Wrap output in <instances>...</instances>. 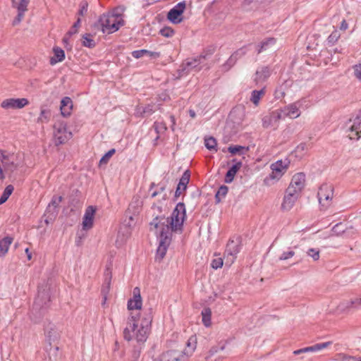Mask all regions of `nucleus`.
I'll list each match as a JSON object with an SVG mask.
<instances>
[{"label":"nucleus","instance_id":"1","mask_svg":"<svg viewBox=\"0 0 361 361\" xmlns=\"http://www.w3.org/2000/svg\"><path fill=\"white\" fill-rule=\"evenodd\" d=\"M152 317V308L145 310L142 316L131 313L123 331V338L140 350L149 335Z\"/></svg>","mask_w":361,"mask_h":361},{"label":"nucleus","instance_id":"2","mask_svg":"<svg viewBox=\"0 0 361 361\" xmlns=\"http://www.w3.org/2000/svg\"><path fill=\"white\" fill-rule=\"evenodd\" d=\"M186 219L185 206L183 202L176 204L170 217L164 215L157 216L150 222V227H154L157 231H165L173 235V233L183 232V223Z\"/></svg>","mask_w":361,"mask_h":361},{"label":"nucleus","instance_id":"3","mask_svg":"<svg viewBox=\"0 0 361 361\" xmlns=\"http://www.w3.org/2000/svg\"><path fill=\"white\" fill-rule=\"evenodd\" d=\"M124 11L123 6H118L107 13L102 14L95 23V27L104 33L111 34L116 32L124 25Z\"/></svg>","mask_w":361,"mask_h":361},{"label":"nucleus","instance_id":"4","mask_svg":"<svg viewBox=\"0 0 361 361\" xmlns=\"http://www.w3.org/2000/svg\"><path fill=\"white\" fill-rule=\"evenodd\" d=\"M132 204H130L128 210L126 212V219L124 220V223L120 227V229L118 233L117 239L116 240V244L117 246H121L124 242L127 240V238L130 235V229L135 224V222L138 217L139 214V208L135 209V210L131 212Z\"/></svg>","mask_w":361,"mask_h":361},{"label":"nucleus","instance_id":"5","mask_svg":"<svg viewBox=\"0 0 361 361\" xmlns=\"http://www.w3.org/2000/svg\"><path fill=\"white\" fill-rule=\"evenodd\" d=\"M49 302L50 296L49 293L44 290L42 291L39 290L38 295L34 302L32 310V314H39V316L36 315V322H38V319L45 314L47 309L49 307Z\"/></svg>","mask_w":361,"mask_h":361},{"label":"nucleus","instance_id":"6","mask_svg":"<svg viewBox=\"0 0 361 361\" xmlns=\"http://www.w3.org/2000/svg\"><path fill=\"white\" fill-rule=\"evenodd\" d=\"M207 54H202L200 56L188 59L180 66V72L182 75H188L191 72H199L202 69L201 63L207 59Z\"/></svg>","mask_w":361,"mask_h":361},{"label":"nucleus","instance_id":"7","mask_svg":"<svg viewBox=\"0 0 361 361\" xmlns=\"http://www.w3.org/2000/svg\"><path fill=\"white\" fill-rule=\"evenodd\" d=\"M240 238L237 237L235 240L229 239L224 252L226 265L231 266L235 261L238 253L240 250Z\"/></svg>","mask_w":361,"mask_h":361},{"label":"nucleus","instance_id":"8","mask_svg":"<svg viewBox=\"0 0 361 361\" xmlns=\"http://www.w3.org/2000/svg\"><path fill=\"white\" fill-rule=\"evenodd\" d=\"M289 163L290 162L287 159H285L284 161L279 160L271 164L270 167L272 171L269 174V177H267L264 180V183L269 185H270V180H279L281 178V176L284 174V173L286 171Z\"/></svg>","mask_w":361,"mask_h":361},{"label":"nucleus","instance_id":"9","mask_svg":"<svg viewBox=\"0 0 361 361\" xmlns=\"http://www.w3.org/2000/svg\"><path fill=\"white\" fill-rule=\"evenodd\" d=\"M159 244L157 250L156 260L161 262L166 255L167 249L171 244L172 235L165 231H159Z\"/></svg>","mask_w":361,"mask_h":361},{"label":"nucleus","instance_id":"10","mask_svg":"<svg viewBox=\"0 0 361 361\" xmlns=\"http://www.w3.org/2000/svg\"><path fill=\"white\" fill-rule=\"evenodd\" d=\"M72 136L71 132L67 131L66 125L63 122L57 123L54 126V137L56 145L67 142Z\"/></svg>","mask_w":361,"mask_h":361},{"label":"nucleus","instance_id":"11","mask_svg":"<svg viewBox=\"0 0 361 361\" xmlns=\"http://www.w3.org/2000/svg\"><path fill=\"white\" fill-rule=\"evenodd\" d=\"M333 196L334 187L332 185L325 183L321 185L317 193V197L322 207L325 208L329 207Z\"/></svg>","mask_w":361,"mask_h":361},{"label":"nucleus","instance_id":"12","mask_svg":"<svg viewBox=\"0 0 361 361\" xmlns=\"http://www.w3.org/2000/svg\"><path fill=\"white\" fill-rule=\"evenodd\" d=\"M16 157L13 153L0 149V161L5 171L13 172L18 169Z\"/></svg>","mask_w":361,"mask_h":361},{"label":"nucleus","instance_id":"13","mask_svg":"<svg viewBox=\"0 0 361 361\" xmlns=\"http://www.w3.org/2000/svg\"><path fill=\"white\" fill-rule=\"evenodd\" d=\"M189 356L185 350L172 349L163 353L159 358L161 361H188Z\"/></svg>","mask_w":361,"mask_h":361},{"label":"nucleus","instance_id":"14","mask_svg":"<svg viewBox=\"0 0 361 361\" xmlns=\"http://www.w3.org/2000/svg\"><path fill=\"white\" fill-rule=\"evenodd\" d=\"M186 8L185 1H181L172 8L167 15V18L174 24L180 23L183 21L182 14Z\"/></svg>","mask_w":361,"mask_h":361},{"label":"nucleus","instance_id":"15","mask_svg":"<svg viewBox=\"0 0 361 361\" xmlns=\"http://www.w3.org/2000/svg\"><path fill=\"white\" fill-rule=\"evenodd\" d=\"M361 307V298H355L341 301L337 306L340 312H349Z\"/></svg>","mask_w":361,"mask_h":361},{"label":"nucleus","instance_id":"16","mask_svg":"<svg viewBox=\"0 0 361 361\" xmlns=\"http://www.w3.org/2000/svg\"><path fill=\"white\" fill-rule=\"evenodd\" d=\"M349 122H353V124L349 127L348 131L350 133L348 137L350 140H358L360 137L361 131V109L358 111L356 116L349 120Z\"/></svg>","mask_w":361,"mask_h":361},{"label":"nucleus","instance_id":"17","mask_svg":"<svg viewBox=\"0 0 361 361\" xmlns=\"http://www.w3.org/2000/svg\"><path fill=\"white\" fill-rule=\"evenodd\" d=\"M282 115L279 110L271 112L262 118V126L265 128L273 127L276 128L279 126V121L281 119Z\"/></svg>","mask_w":361,"mask_h":361},{"label":"nucleus","instance_id":"18","mask_svg":"<svg viewBox=\"0 0 361 361\" xmlns=\"http://www.w3.org/2000/svg\"><path fill=\"white\" fill-rule=\"evenodd\" d=\"M96 213V208L93 206H88L82 218V229L88 231L93 227L94 218Z\"/></svg>","mask_w":361,"mask_h":361},{"label":"nucleus","instance_id":"19","mask_svg":"<svg viewBox=\"0 0 361 361\" xmlns=\"http://www.w3.org/2000/svg\"><path fill=\"white\" fill-rule=\"evenodd\" d=\"M29 104V101L25 98H11L6 99L1 102V107L4 109H22Z\"/></svg>","mask_w":361,"mask_h":361},{"label":"nucleus","instance_id":"20","mask_svg":"<svg viewBox=\"0 0 361 361\" xmlns=\"http://www.w3.org/2000/svg\"><path fill=\"white\" fill-rule=\"evenodd\" d=\"M302 105V101L298 100L286 106L281 112H283L284 115L290 118H295L300 116V108Z\"/></svg>","mask_w":361,"mask_h":361},{"label":"nucleus","instance_id":"21","mask_svg":"<svg viewBox=\"0 0 361 361\" xmlns=\"http://www.w3.org/2000/svg\"><path fill=\"white\" fill-rule=\"evenodd\" d=\"M246 54V51L244 48L239 49L236 51H235L229 59L226 61L225 63L222 65V71H228L231 67H233L238 59Z\"/></svg>","mask_w":361,"mask_h":361},{"label":"nucleus","instance_id":"22","mask_svg":"<svg viewBox=\"0 0 361 361\" xmlns=\"http://www.w3.org/2000/svg\"><path fill=\"white\" fill-rule=\"evenodd\" d=\"M142 304L140 288L138 287H135L133 289V298L130 299L128 302V308L130 310H140Z\"/></svg>","mask_w":361,"mask_h":361},{"label":"nucleus","instance_id":"23","mask_svg":"<svg viewBox=\"0 0 361 361\" xmlns=\"http://www.w3.org/2000/svg\"><path fill=\"white\" fill-rule=\"evenodd\" d=\"M331 344V341L322 343H317L312 346H309V347L296 350L293 351V354L297 355H300L301 353L316 352V351L322 350L329 347Z\"/></svg>","mask_w":361,"mask_h":361},{"label":"nucleus","instance_id":"24","mask_svg":"<svg viewBox=\"0 0 361 361\" xmlns=\"http://www.w3.org/2000/svg\"><path fill=\"white\" fill-rule=\"evenodd\" d=\"M305 184V176L303 173H298L295 174L290 181L289 185L296 188L298 191L302 192Z\"/></svg>","mask_w":361,"mask_h":361},{"label":"nucleus","instance_id":"25","mask_svg":"<svg viewBox=\"0 0 361 361\" xmlns=\"http://www.w3.org/2000/svg\"><path fill=\"white\" fill-rule=\"evenodd\" d=\"M190 174L188 171H186L183 173L175 192L176 197H179L181 195L182 192L186 190L187 185L188 184L190 180Z\"/></svg>","mask_w":361,"mask_h":361},{"label":"nucleus","instance_id":"26","mask_svg":"<svg viewBox=\"0 0 361 361\" xmlns=\"http://www.w3.org/2000/svg\"><path fill=\"white\" fill-rule=\"evenodd\" d=\"M232 161L234 162L235 164L229 169L225 176L224 181L226 183H230L233 180L236 173L240 169L243 165L241 161H237L235 159H233Z\"/></svg>","mask_w":361,"mask_h":361},{"label":"nucleus","instance_id":"27","mask_svg":"<svg viewBox=\"0 0 361 361\" xmlns=\"http://www.w3.org/2000/svg\"><path fill=\"white\" fill-rule=\"evenodd\" d=\"M270 76V70L267 66H263L257 70L254 81L256 84L264 82Z\"/></svg>","mask_w":361,"mask_h":361},{"label":"nucleus","instance_id":"28","mask_svg":"<svg viewBox=\"0 0 361 361\" xmlns=\"http://www.w3.org/2000/svg\"><path fill=\"white\" fill-rule=\"evenodd\" d=\"M73 107L72 100L68 97H63L61 101V114L63 116L67 117L71 114Z\"/></svg>","mask_w":361,"mask_h":361},{"label":"nucleus","instance_id":"29","mask_svg":"<svg viewBox=\"0 0 361 361\" xmlns=\"http://www.w3.org/2000/svg\"><path fill=\"white\" fill-rule=\"evenodd\" d=\"M104 276H105L104 282V285L102 288V294L103 298H104L103 304H104L106 300V295L108 294V293L109 291L110 286H111V272L109 270V269H106Z\"/></svg>","mask_w":361,"mask_h":361},{"label":"nucleus","instance_id":"30","mask_svg":"<svg viewBox=\"0 0 361 361\" xmlns=\"http://www.w3.org/2000/svg\"><path fill=\"white\" fill-rule=\"evenodd\" d=\"M44 334L50 343L51 341L56 340L59 336L58 329L52 323H49L45 326Z\"/></svg>","mask_w":361,"mask_h":361},{"label":"nucleus","instance_id":"31","mask_svg":"<svg viewBox=\"0 0 361 361\" xmlns=\"http://www.w3.org/2000/svg\"><path fill=\"white\" fill-rule=\"evenodd\" d=\"M144 55H149L151 58L157 59L161 54L159 52L151 51L147 49L136 50L132 52V56L135 59H140Z\"/></svg>","mask_w":361,"mask_h":361},{"label":"nucleus","instance_id":"32","mask_svg":"<svg viewBox=\"0 0 361 361\" xmlns=\"http://www.w3.org/2000/svg\"><path fill=\"white\" fill-rule=\"evenodd\" d=\"M54 56L50 59V63L51 65L56 64L58 62L62 61L65 59L64 51L58 47H54Z\"/></svg>","mask_w":361,"mask_h":361},{"label":"nucleus","instance_id":"33","mask_svg":"<svg viewBox=\"0 0 361 361\" xmlns=\"http://www.w3.org/2000/svg\"><path fill=\"white\" fill-rule=\"evenodd\" d=\"M297 200L293 195L286 194L281 204V209L283 211H289L293 207Z\"/></svg>","mask_w":361,"mask_h":361},{"label":"nucleus","instance_id":"34","mask_svg":"<svg viewBox=\"0 0 361 361\" xmlns=\"http://www.w3.org/2000/svg\"><path fill=\"white\" fill-rule=\"evenodd\" d=\"M51 116V110L45 107V106H42L40 107V114L39 117L37 118L38 123H47Z\"/></svg>","mask_w":361,"mask_h":361},{"label":"nucleus","instance_id":"35","mask_svg":"<svg viewBox=\"0 0 361 361\" xmlns=\"http://www.w3.org/2000/svg\"><path fill=\"white\" fill-rule=\"evenodd\" d=\"M13 242V238L6 236L0 240V257L5 255L8 250V247Z\"/></svg>","mask_w":361,"mask_h":361},{"label":"nucleus","instance_id":"36","mask_svg":"<svg viewBox=\"0 0 361 361\" xmlns=\"http://www.w3.org/2000/svg\"><path fill=\"white\" fill-rule=\"evenodd\" d=\"M30 0H11L12 6L17 9L18 11L25 13L27 11V6Z\"/></svg>","mask_w":361,"mask_h":361},{"label":"nucleus","instance_id":"37","mask_svg":"<svg viewBox=\"0 0 361 361\" xmlns=\"http://www.w3.org/2000/svg\"><path fill=\"white\" fill-rule=\"evenodd\" d=\"M63 197L61 196H53L50 203L48 205L47 210L49 212L56 213V209L59 207V204L61 202Z\"/></svg>","mask_w":361,"mask_h":361},{"label":"nucleus","instance_id":"38","mask_svg":"<svg viewBox=\"0 0 361 361\" xmlns=\"http://www.w3.org/2000/svg\"><path fill=\"white\" fill-rule=\"evenodd\" d=\"M265 94L264 89L260 90H253L251 94L250 101L255 106L259 105L261 98Z\"/></svg>","mask_w":361,"mask_h":361},{"label":"nucleus","instance_id":"39","mask_svg":"<svg viewBox=\"0 0 361 361\" xmlns=\"http://www.w3.org/2000/svg\"><path fill=\"white\" fill-rule=\"evenodd\" d=\"M275 43L276 39L274 37L266 39L258 45L257 53L260 54L262 51L267 50L270 46L274 45Z\"/></svg>","mask_w":361,"mask_h":361},{"label":"nucleus","instance_id":"40","mask_svg":"<svg viewBox=\"0 0 361 361\" xmlns=\"http://www.w3.org/2000/svg\"><path fill=\"white\" fill-rule=\"evenodd\" d=\"M211 315L212 312L209 308H204L202 311V322L207 327L211 325Z\"/></svg>","mask_w":361,"mask_h":361},{"label":"nucleus","instance_id":"41","mask_svg":"<svg viewBox=\"0 0 361 361\" xmlns=\"http://www.w3.org/2000/svg\"><path fill=\"white\" fill-rule=\"evenodd\" d=\"M204 145L209 150L217 151V142L214 137H208L204 138Z\"/></svg>","mask_w":361,"mask_h":361},{"label":"nucleus","instance_id":"42","mask_svg":"<svg viewBox=\"0 0 361 361\" xmlns=\"http://www.w3.org/2000/svg\"><path fill=\"white\" fill-rule=\"evenodd\" d=\"M228 188L226 185H221L219 188V190L216 192V195H215V200H216V203H219L221 202V199L223 197H224L226 195V194L228 193Z\"/></svg>","mask_w":361,"mask_h":361},{"label":"nucleus","instance_id":"43","mask_svg":"<svg viewBox=\"0 0 361 361\" xmlns=\"http://www.w3.org/2000/svg\"><path fill=\"white\" fill-rule=\"evenodd\" d=\"M154 111V105L149 104L145 107H139L137 109V114H140L142 116L145 115H151Z\"/></svg>","mask_w":361,"mask_h":361},{"label":"nucleus","instance_id":"44","mask_svg":"<svg viewBox=\"0 0 361 361\" xmlns=\"http://www.w3.org/2000/svg\"><path fill=\"white\" fill-rule=\"evenodd\" d=\"M82 45L89 48H92L95 46L94 39L91 37L90 35L86 34L82 37Z\"/></svg>","mask_w":361,"mask_h":361},{"label":"nucleus","instance_id":"45","mask_svg":"<svg viewBox=\"0 0 361 361\" xmlns=\"http://www.w3.org/2000/svg\"><path fill=\"white\" fill-rule=\"evenodd\" d=\"M345 231V228L343 226L342 223H338L336 224L333 228H332V233L331 235H340L342 233H343Z\"/></svg>","mask_w":361,"mask_h":361},{"label":"nucleus","instance_id":"46","mask_svg":"<svg viewBox=\"0 0 361 361\" xmlns=\"http://www.w3.org/2000/svg\"><path fill=\"white\" fill-rule=\"evenodd\" d=\"M153 126L154 128L156 133L158 135L164 133L167 129L166 125L164 122L156 121L154 122Z\"/></svg>","mask_w":361,"mask_h":361},{"label":"nucleus","instance_id":"47","mask_svg":"<svg viewBox=\"0 0 361 361\" xmlns=\"http://www.w3.org/2000/svg\"><path fill=\"white\" fill-rule=\"evenodd\" d=\"M88 8V3L87 1H82L79 4V10L78 12V17L86 15Z\"/></svg>","mask_w":361,"mask_h":361},{"label":"nucleus","instance_id":"48","mask_svg":"<svg viewBox=\"0 0 361 361\" xmlns=\"http://www.w3.org/2000/svg\"><path fill=\"white\" fill-rule=\"evenodd\" d=\"M13 190H14V188L13 185H7L6 187V188L4 189L3 194L1 196L2 201L6 202L8 199L9 196L12 194Z\"/></svg>","mask_w":361,"mask_h":361},{"label":"nucleus","instance_id":"49","mask_svg":"<svg viewBox=\"0 0 361 361\" xmlns=\"http://www.w3.org/2000/svg\"><path fill=\"white\" fill-rule=\"evenodd\" d=\"M245 147L240 145H231L228 147V151L232 154H241Z\"/></svg>","mask_w":361,"mask_h":361},{"label":"nucleus","instance_id":"50","mask_svg":"<svg viewBox=\"0 0 361 361\" xmlns=\"http://www.w3.org/2000/svg\"><path fill=\"white\" fill-rule=\"evenodd\" d=\"M340 36V33L338 30L333 31L327 38L328 44H334L338 40Z\"/></svg>","mask_w":361,"mask_h":361},{"label":"nucleus","instance_id":"51","mask_svg":"<svg viewBox=\"0 0 361 361\" xmlns=\"http://www.w3.org/2000/svg\"><path fill=\"white\" fill-rule=\"evenodd\" d=\"M159 33L165 37H171L174 35V30L170 27H164L160 30Z\"/></svg>","mask_w":361,"mask_h":361},{"label":"nucleus","instance_id":"52","mask_svg":"<svg viewBox=\"0 0 361 361\" xmlns=\"http://www.w3.org/2000/svg\"><path fill=\"white\" fill-rule=\"evenodd\" d=\"M115 153V149H111L108 152H106L100 159L99 162L101 164H106L109 159L113 156V154Z\"/></svg>","mask_w":361,"mask_h":361},{"label":"nucleus","instance_id":"53","mask_svg":"<svg viewBox=\"0 0 361 361\" xmlns=\"http://www.w3.org/2000/svg\"><path fill=\"white\" fill-rule=\"evenodd\" d=\"M300 191H298L296 188H293L292 186L289 185L288 188L286 189V194L290 195L295 197V198L298 199L300 197Z\"/></svg>","mask_w":361,"mask_h":361},{"label":"nucleus","instance_id":"54","mask_svg":"<svg viewBox=\"0 0 361 361\" xmlns=\"http://www.w3.org/2000/svg\"><path fill=\"white\" fill-rule=\"evenodd\" d=\"M223 259L221 257H218V258H216V259H214L212 261V263H211V266L213 269H218V268H221L223 265Z\"/></svg>","mask_w":361,"mask_h":361},{"label":"nucleus","instance_id":"55","mask_svg":"<svg viewBox=\"0 0 361 361\" xmlns=\"http://www.w3.org/2000/svg\"><path fill=\"white\" fill-rule=\"evenodd\" d=\"M307 255L313 258L314 261H317L319 258V250L314 248L309 249Z\"/></svg>","mask_w":361,"mask_h":361},{"label":"nucleus","instance_id":"56","mask_svg":"<svg viewBox=\"0 0 361 361\" xmlns=\"http://www.w3.org/2000/svg\"><path fill=\"white\" fill-rule=\"evenodd\" d=\"M295 255V252L293 250H288L287 252H283L281 255L279 257V260H286L288 259L291 258Z\"/></svg>","mask_w":361,"mask_h":361},{"label":"nucleus","instance_id":"57","mask_svg":"<svg viewBox=\"0 0 361 361\" xmlns=\"http://www.w3.org/2000/svg\"><path fill=\"white\" fill-rule=\"evenodd\" d=\"M196 338L193 336L190 337L188 342H187V346L190 348V354L195 350L196 347Z\"/></svg>","mask_w":361,"mask_h":361},{"label":"nucleus","instance_id":"58","mask_svg":"<svg viewBox=\"0 0 361 361\" xmlns=\"http://www.w3.org/2000/svg\"><path fill=\"white\" fill-rule=\"evenodd\" d=\"M25 13L18 11V15L13 20V25H18L24 18Z\"/></svg>","mask_w":361,"mask_h":361},{"label":"nucleus","instance_id":"59","mask_svg":"<svg viewBox=\"0 0 361 361\" xmlns=\"http://www.w3.org/2000/svg\"><path fill=\"white\" fill-rule=\"evenodd\" d=\"M355 76L361 81V63L353 67Z\"/></svg>","mask_w":361,"mask_h":361},{"label":"nucleus","instance_id":"60","mask_svg":"<svg viewBox=\"0 0 361 361\" xmlns=\"http://www.w3.org/2000/svg\"><path fill=\"white\" fill-rule=\"evenodd\" d=\"M343 361H361V360L354 357L344 355L343 357Z\"/></svg>","mask_w":361,"mask_h":361},{"label":"nucleus","instance_id":"61","mask_svg":"<svg viewBox=\"0 0 361 361\" xmlns=\"http://www.w3.org/2000/svg\"><path fill=\"white\" fill-rule=\"evenodd\" d=\"M348 23L346 22L345 20H343L342 22H341V26H340V29L342 30H345L347 28H348Z\"/></svg>","mask_w":361,"mask_h":361},{"label":"nucleus","instance_id":"62","mask_svg":"<svg viewBox=\"0 0 361 361\" xmlns=\"http://www.w3.org/2000/svg\"><path fill=\"white\" fill-rule=\"evenodd\" d=\"M81 19L80 17H78V19L76 22L73 24L72 27H73L74 29H77L80 26Z\"/></svg>","mask_w":361,"mask_h":361},{"label":"nucleus","instance_id":"63","mask_svg":"<svg viewBox=\"0 0 361 361\" xmlns=\"http://www.w3.org/2000/svg\"><path fill=\"white\" fill-rule=\"evenodd\" d=\"M78 32L77 29H74L73 27H72L70 30L67 32L66 35L71 37L72 35L75 34Z\"/></svg>","mask_w":361,"mask_h":361},{"label":"nucleus","instance_id":"64","mask_svg":"<svg viewBox=\"0 0 361 361\" xmlns=\"http://www.w3.org/2000/svg\"><path fill=\"white\" fill-rule=\"evenodd\" d=\"M164 189H165V187H164V186H161V187L160 188V191H158V192H157V191H154V192H152V197H156L158 194H159V193H161V192H163V191L164 190Z\"/></svg>","mask_w":361,"mask_h":361}]
</instances>
